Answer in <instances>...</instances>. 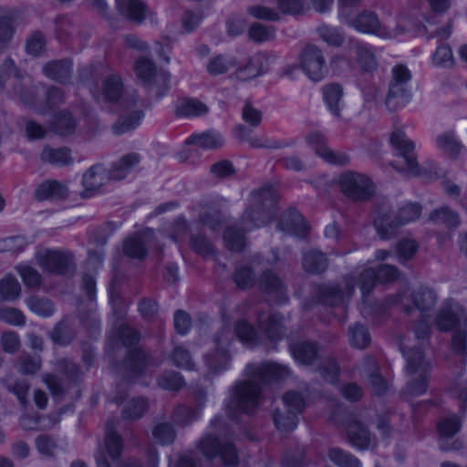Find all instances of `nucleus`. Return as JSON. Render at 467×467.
<instances>
[{"mask_svg":"<svg viewBox=\"0 0 467 467\" xmlns=\"http://www.w3.org/2000/svg\"><path fill=\"white\" fill-rule=\"evenodd\" d=\"M138 162L136 155H129L124 157L119 166L112 171L110 175L108 174L106 169L102 165H95L83 174L82 183L86 188L88 196L89 192L95 191L106 182L109 178L114 180H120L127 174L128 170Z\"/></svg>","mask_w":467,"mask_h":467,"instance_id":"1","label":"nucleus"},{"mask_svg":"<svg viewBox=\"0 0 467 467\" xmlns=\"http://www.w3.org/2000/svg\"><path fill=\"white\" fill-rule=\"evenodd\" d=\"M392 74L393 78L389 85L386 103L389 109H394L404 106L408 102V85L411 78V75L410 70L402 65L394 67Z\"/></svg>","mask_w":467,"mask_h":467,"instance_id":"2","label":"nucleus"},{"mask_svg":"<svg viewBox=\"0 0 467 467\" xmlns=\"http://www.w3.org/2000/svg\"><path fill=\"white\" fill-rule=\"evenodd\" d=\"M351 26L361 33L371 34L383 39L395 38L400 34V30L392 27L390 25L380 24L372 14H364L358 16L351 23Z\"/></svg>","mask_w":467,"mask_h":467,"instance_id":"3","label":"nucleus"},{"mask_svg":"<svg viewBox=\"0 0 467 467\" xmlns=\"http://www.w3.org/2000/svg\"><path fill=\"white\" fill-rule=\"evenodd\" d=\"M300 66L307 78L314 81L323 79L327 72L320 50L312 46L306 47L302 51Z\"/></svg>","mask_w":467,"mask_h":467,"instance_id":"4","label":"nucleus"},{"mask_svg":"<svg viewBox=\"0 0 467 467\" xmlns=\"http://www.w3.org/2000/svg\"><path fill=\"white\" fill-rule=\"evenodd\" d=\"M343 192L352 198L363 199L370 194L373 184L369 178L363 174L346 172L339 178Z\"/></svg>","mask_w":467,"mask_h":467,"instance_id":"5","label":"nucleus"},{"mask_svg":"<svg viewBox=\"0 0 467 467\" xmlns=\"http://www.w3.org/2000/svg\"><path fill=\"white\" fill-rule=\"evenodd\" d=\"M284 403L288 411L292 414L285 418L281 415L275 417V422L282 431H292L297 424L296 417L294 415L299 412L306 404L305 396L302 393L289 391L284 396Z\"/></svg>","mask_w":467,"mask_h":467,"instance_id":"6","label":"nucleus"},{"mask_svg":"<svg viewBox=\"0 0 467 467\" xmlns=\"http://www.w3.org/2000/svg\"><path fill=\"white\" fill-rule=\"evenodd\" d=\"M270 58L265 54H257L242 62L236 60L234 74L240 80L258 77L267 70Z\"/></svg>","mask_w":467,"mask_h":467,"instance_id":"7","label":"nucleus"},{"mask_svg":"<svg viewBox=\"0 0 467 467\" xmlns=\"http://www.w3.org/2000/svg\"><path fill=\"white\" fill-rule=\"evenodd\" d=\"M306 141L319 157L329 163L344 164L348 161V157L345 153L331 150L327 146L323 135L319 132L311 133L307 137Z\"/></svg>","mask_w":467,"mask_h":467,"instance_id":"8","label":"nucleus"},{"mask_svg":"<svg viewBox=\"0 0 467 467\" xmlns=\"http://www.w3.org/2000/svg\"><path fill=\"white\" fill-rule=\"evenodd\" d=\"M36 260L43 269L61 273L67 265L69 257L60 251L43 248L37 252Z\"/></svg>","mask_w":467,"mask_h":467,"instance_id":"9","label":"nucleus"},{"mask_svg":"<svg viewBox=\"0 0 467 467\" xmlns=\"http://www.w3.org/2000/svg\"><path fill=\"white\" fill-rule=\"evenodd\" d=\"M259 395V388L253 381L244 382L236 386L234 392L235 406L242 410L249 411L254 407Z\"/></svg>","mask_w":467,"mask_h":467,"instance_id":"10","label":"nucleus"},{"mask_svg":"<svg viewBox=\"0 0 467 467\" xmlns=\"http://www.w3.org/2000/svg\"><path fill=\"white\" fill-rule=\"evenodd\" d=\"M420 206L415 203H410L400 211L399 217L394 222H389L388 220L380 223L377 222L376 228L378 234L381 235V237H387L389 234V229H385V226L392 228L405 224L407 223L414 221L416 218L420 216Z\"/></svg>","mask_w":467,"mask_h":467,"instance_id":"11","label":"nucleus"},{"mask_svg":"<svg viewBox=\"0 0 467 467\" xmlns=\"http://www.w3.org/2000/svg\"><path fill=\"white\" fill-rule=\"evenodd\" d=\"M389 143L399 151V153L408 162L409 168H412L413 160L407 156L414 149L413 142L408 139L400 127L394 128L389 134Z\"/></svg>","mask_w":467,"mask_h":467,"instance_id":"12","label":"nucleus"},{"mask_svg":"<svg viewBox=\"0 0 467 467\" xmlns=\"http://www.w3.org/2000/svg\"><path fill=\"white\" fill-rule=\"evenodd\" d=\"M398 275L397 269L390 265H382L379 275H376L372 269H368L361 278L360 289L363 293H367L375 284L376 280L392 281Z\"/></svg>","mask_w":467,"mask_h":467,"instance_id":"13","label":"nucleus"},{"mask_svg":"<svg viewBox=\"0 0 467 467\" xmlns=\"http://www.w3.org/2000/svg\"><path fill=\"white\" fill-rule=\"evenodd\" d=\"M102 98L109 102H119L122 107H129L130 101L122 93L120 80L111 77L105 80L102 88Z\"/></svg>","mask_w":467,"mask_h":467,"instance_id":"14","label":"nucleus"},{"mask_svg":"<svg viewBox=\"0 0 467 467\" xmlns=\"http://www.w3.org/2000/svg\"><path fill=\"white\" fill-rule=\"evenodd\" d=\"M343 90L339 85L330 84L327 85L323 90V99L328 110L337 115L344 106L343 102Z\"/></svg>","mask_w":467,"mask_h":467,"instance_id":"15","label":"nucleus"},{"mask_svg":"<svg viewBox=\"0 0 467 467\" xmlns=\"http://www.w3.org/2000/svg\"><path fill=\"white\" fill-rule=\"evenodd\" d=\"M176 110L182 117L193 118L204 114L207 107L199 100L185 98L177 102Z\"/></svg>","mask_w":467,"mask_h":467,"instance_id":"16","label":"nucleus"},{"mask_svg":"<svg viewBox=\"0 0 467 467\" xmlns=\"http://www.w3.org/2000/svg\"><path fill=\"white\" fill-rule=\"evenodd\" d=\"M349 441L358 449H367L370 443V438L367 428L359 423L353 422L348 427Z\"/></svg>","mask_w":467,"mask_h":467,"instance_id":"17","label":"nucleus"},{"mask_svg":"<svg viewBox=\"0 0 467 467\" xmlns=\"http://www.w3.org/2000/svg\"><path fill=\"white\" fill-rule=\"evenodd\" d=\"M119 10L128 17L135 21H141L145 18L147 9L138 0H116Z\"/></svg>","mask_w":467,"mask_h":467,"instance_id":"18","label":"nucleus"},{"mask_svg":"<svg viewBox=\"0 0 467 467\" xmlns=\"http://www.w3.org/2000/svg\"><path fill=\"white\" fill-rule=\"evenodd\" d=\"M223 139L215 131L202 134H194L187 139L189 144L196 145L202 149H214L223 144Z\"/></svg>","mask_w":467,"mask_h":467,"instance_id":"19","label":"nucleus"},{"mask_svg":"<svg viewBox=\"0 0 467 467\" xmlns=\"http://www.w3.org/2000/svg\"><path fill=\"white\" fill-rule=\"evenodd\" d=\"M135 70L138 78L145 82L150 83H158L161 80L165 79V76L163 74L156 73L154 70V67L152 63L149 59H140L137 61L135 66Z\"/></svg>","mask_w":467,"mask_h":467,"instance_id":"20","label":"nucleus"},{"mask_svg":"<svg viewBox=\"0 0 467 467\" xmlns=\"http://www.w3.org/2000/svg\"><path fill=\"white\" fill-rule=\"evenodd\" d=\"M66 188L63 184L54 182L48 181L41 183L36 191V197L38 200H47L49 198H59L66 194Z\"/></svg>","mask_w":467,"mask_h":467,"instance_id":"21","label":"nucleus"},{"mask_svg":"<svg viewBox=\"0 0 467 467\" xmlns=\"http://www.w3.org/2000/svg\"><path fill=\"white\" fill-rule=\"evenodd\" d=\"M436 143L440 150L451 157L456 156L462 150L461 144L452 132L441 133L438 136Z\"/></svg>","mask_w":467,"mask_h":467,"instance_id":"22","label":"nucleus"},{"mask_svg":"<svg viewBox=\"0 0 467 467\" xmlns=\"http://www.w3.org/2000/svg\"><path fill=\"white\" fill-rule=\"evenodd\" d=\"M41 158L44 161L56 165H65L71 161L69 150L66 148H45L42 151Z\"/></svg>","mask_w":467,"mask_h":467,"instance_id":"23","label":"nucleus"},{"mask_svg":"<svg viewBox=\"0 0 467 467\" xmlns=\"http://www.w3.org/2000/svg\"><path fill=\"white\" fill-rule=\"evenodd\" d=\"M143 119L140 110H134L122 117L114 126L116 133H124L136 129Z\"/></svg>","mask_w":467,"mask_h":467,"instance_id":"24","label":"nucleus"},{"mask_svg":"<svg viewBox=\"0 0 467 467\" xmlns=\"http://www.w3.org/2000/svg\"><path fill=\"white\" fill-rule=\"evenodd\" d=\"M291 351L294 358L302 364L311 363L317 355V348L311 343L297 344Z\"/></svg>","mask_w":467,"mask_h":467,"instance_id":"25","label":"nucleus"},{"mask_svg":"<svg viewBox=\"0 0 467 467\" xmlns=\"http://www.w3.org/2000/svg\"><path fill=\"white\" fill-rule=\"evenodd\" d=\"M236 58L219 56L213 58L208 65V71L211 74L218 75L232 70L234 72Z\"/></svg>","mask_w":467,"mask_h":467,"instance_id":"26","label":"nucleus"},{"mask_svg":"<svg viewBox=\"0 0 467 467\" xmlns=\"http://www.w3.org/2000/svg\"><path fill=\"white\" fill-rule=\"evenodd\" d=\"M328 457L339 467H361L360 462L358 459L338 449L330 450Z\"/></svg>","mask_w":467,"mask_h":467,"instance_id":"27","label":"nucleus"},{"mask_svg":"<svg viewBox=\"0 0 467 467\" xmlns=\"http://www.w3.org/2000/svg\"><path fill=\"white\" fill-rule=\"evenodd\" d=\"M20 285L12 276H5L0 282V294L5 300H13L19 296Z\"/></svg>","mask_w":467,"mask_h":467,"instance_id":"28","label":"nucleus"},{"mask_svg":"<svg viewBox=\"0 0 467 467\" xmlns=\"http://www.w3.org/2000/svg\"><path fill=\"white\" fill-rule=\"evenodd\" d=\"M358 61L365 70H369L375 66V54L372 48L367 45H358L356 47Z\"/></svg>","mask_w":467,"mask_h":467,"instance_id":"29","label":"nucleus"},{"mask_svg":"<svg viewBox=\"0 0 467 467\" xmlns=\"http://www.w3.org/2000/svg\"><path fill=\"white\" fill-rule=\"evenodd\" d=\"M348 337L350 343L356 348H365L369 342V336L363 326L350 327Z\"/></svg>","mask_w":467,"mask_h":467,"instance_id":"30","label":"nucleus"},{"mask_svg":"<svg viewBox=\"0 0 467 467\" xmlns=\"http://www.w3.org/2000/svg\"><path fill=\"white\" fill-rule=\"evenodd\" d=\"M286 368L275 363H267L263 365L256 372L257 377L263 382H266L270 379L280 377Z\"/></svg>","mask_w":467,"mask_h":467,"instance_id":"31","label":"nucleus"},{"mask_svg":"<svg viewBox=\"0 0 467 467\" xmlns=\"http://www.w3.org/2000/svg\"><path fill=\"white\" fill-rule=\"evenodd\" d=\"M326 263V256L320 252H313L306 255L304 259V267L309 272H318L323 270Z\"/></svg>","mask_w":467,"mask_h":467,"instance_id":"32","label":"nucleus"},{"mask_svg":"<svg viewBox=\"0 0 467 467\" xmlns=\"http://www.w3.org/2000/svg\"><path fill=\"white\" fill-rule=\"evenodd\" d=\"M44 72L47 77L59 80L69 72V65L65 62H51L45 67Z\"/></svg>","mask_w":467,"mask_h":467,"instance_id":"33","label":"nucleus"},{"mask_svg":"<svg viewBox=\"0 0 467 467\" xmlns=\"http://www.w3.org/2000/svg\"><path fill=\"white\" fill-rule=\"evenodd\" d=\"M27 306L32 312L41 317H49L53 313V305L45 299H29Z\"/></svg>","mask_w":467,"mask_h":467,"instance_id":"34","label":"nucleus"},{"mask_svg":"<svg viewBox=\"0 0 467 467\" xmlns=\"http://www.w3.org/2000/svg\"><path fill=\"white\" fill-rule=\"evenodd\" d=\"M124 251L127 254L135 258H141L146 253L140 237L128 239L124 244Z\"/></svg>","mask_w":467,"mask_h":467,"instance_id":"35","label":"nucleus"},{"mask_svg":"<svg viewBox=\"0 0 467 467\" xmlns=\"http://www.w3.org/2000/svg\"><path fill=\"white\" fill-rule=\"evenodd\" d=\"M460 420L456 416H451L440 422L439 431L443 437H451L460 430Z\"/></svg>","mask_w":467,"mask_h":467,"instance_id":"36","label":"nucleus"},{"mask_svg":"<svg viewBox=\"0 0 467 467\" xmlns=\"http://www.w3.org/2000/svg\"><path fill=\"white\" fill-rule=\"evenodd\" d=\"M26 242L22 236L7 237L0 240L1 252H17L23 249Z\"/></svg>","mask_w":467,"mask_h":467,"instance_id":"37","label":"nucleus"},{"mask_svg":"<svg viewBox=\"0 0 467 467\" xmlns=\"http://www.w3.org/2000/svg\"><path fill=\"white\" fill-rule=\"evenodd\" d=\"M282 230L299 235L306 230V223L300 213L294 212L289 219V225Z\"/></svg>","mask_w":467,"mask_h":467,"instance_id":"38","label":"nucleus"},{"mask_svg":"<svg viewBox=\"0 0 467 467\" xmlns=\"http://www.w3.org/2000/svg\"><path fill=\"white\" fill-rule=\"evenodd\" d=\"M17 270L25 282L28 286H35L39 284L40 276L38 273L28 265H20Z\"/></svg>","mask_w":467,"mask_h":467,"instance_id":"39","label":"nucleus"},{"mask_svg":"<svg viewBox=\"0 0 467 467\" xmlns=\"http://www.w3.org/2000/svg\"><path fill=\"white\" fill-rule=\"evenodd\" d=\"M153 435L159 442L168 443L173 440L174 431L171 425L168 423H162L155 427Z\"/></svg>","mask_w":467,"mask_h":467,"instance_id":"40","label":"nucleus"},{"mask_svg":"<svg viewBox=\"0 0 467 467\" xmlns=\"http://www.w3.org/2000/svg\"><path fill=\"white\" fill-rule=\"evenodd\" d=\"M205 453L208 456H214L215 454H220L223 461L227 465H234L236 462V451L235 449L228 444L223 448L217 449L215 452L209 451L207 449H204Z\"/></svg>","mask_w":467,"mask_h":467,"instance_id":"41","label":"nucleus"},{"mask_svg":"<svg viewBox=\"0 0 467 467\" xmlns=\"http://www.w3.org/2000/svg\"><path fill=\"white\" fill-rule=\"evenodd\" d=\"M105 448L111 459L117 458L121 451V441L119 435L113 432L109 433L106 438Z\"/></svg>","mask_w":467,"mask_h":467,"instance_id":"42","label":"nucleus"},{"mask_svg":"<svg viewBox=\"0 0 467 467\" xmlns=\"http://www.w3.org/2000/svg\"><path fill=\"white\" fill-rule=\"evenodd\" d=\"M452 52L448 46H441L437 48L433 62L438 66L447 67L452 63Z\"/></svg>","mask_w":467,"mask_h":467,"instance_id":"43","label":"nucleus"},{"mask_svg":"<svg viewBox=\"0 0 467 467\" xmlns=\"http://www.w3.org/2000/svg\"><path fill=\"white\" fill-rule=\"evenodd\" d=\"M319 33L324 41L328 45L337 46L342 41V35L337 28L323 26L320 28Z\"/></svg>","mask_w":467,"mask_h":467,"instance_id":"44","label":"nucleus"},{"mask_svg":"<svg viewBox=\"0 0 467 467\" xmlns=\"http://www.w3.org/2000/svg\"><path fill=\"white\" fill-rule=\"evenodd\" d=\"M0 319L16 326H19L24 323V317L22 313L10 308L0 310Z\"/></svg>","mask_w":467,"mask_h":467,"instance_id":"45","label":"nucleus"},{"mask_svg":"<svg viewBox=\"0 0 467 467\" xmlns=\"http://www.w3.org/2000/svg\"><path fill=\"white\" fill-rule=\"evenodd\" d=\"M437 327L441 330H446L451 327L457 328L460 327V320L451 312H447L439 317Z\"/></svg>","mask_w":467,"mask_h":467,"instance_id":"46","label":"nucleus"},{"mask_svg":"<svg viewBox=\"0 0 467 467\" xmlns=\"http://www.w3.org/2000/svg\"><path fill=\"white\" fill-rule=\"evenodd\" d=\"M45 42L41 34H34L26 43V51L31 55H38L44 48Z\"/></svg>","mask_w":467,"mask_h":467,"instance_id":"47","label":"nucleus"},{"mask_svg":"<svg viewBox=\"0 0 467 467\" xmlns=\"http://www.w3.org/2000/svg\"><path fill=\"white\" fill-rule=\"evenodd\" d=\"M236 334L240 340L245 343L253 342L255 337L254 328L245 322H240L237 325Z\"/></svg>","mask_w":467,"mask_h":467,"instance_id":"48","label":"nucleus"},{"mask_svg":"<svg viewBox=\"0 0 467 467\" xmlns=\"http://www.w3.org/2000/svg\"><path fill=\"white\" fill-rule=\"evenodd\" d=\"M249 36L254 41L263 42L272 36V33L263 25H254L249 30Z\"/></svg>","mask_w":467,"mask_h":467,"instance_id":"49","label":"nucleus"},{"mask_svg":"<svg viewBox=\"0 0 467 467\" xmlns=\"http://www.w3.org/2000/svg\"><path fill=\"white\" fill-rule=\"evenodd\" d=\"M190 317L183 311H178L174 316V327L178 333L185 334L190 328Z\"/></svg>","mask_w":467,"mask_h":467,"instance_id":"50","label":"nucleus"},{"mask_svg":"<svg viewBox=\"0 0 467 467\" xmlns=\"http://www.w3.org/2000/svg\"><path fill=\"white\" fill-rule=\"evenodd\" d=\"M432 219L436 221L441 220L451 226L456 225L459 222L458 216L446 208H442L441 210L436 212L433 214Z\"/></svg>","mask_w":467,"mask_h":467,"instance_id":"51","label":"nucleus"},{"mask_svg":"<svg viewBox=\"0 0 467 467\" xmlns=\"http://www.w3.org/2000/svg\"><path fill=\"white\" fill-rule=\"evenodd\" d=\"M74 125L71 115L67 113L59 118L56 130L61 135H65L73 130Z\"/></svg>","mask_w":467,"mask_h":467,"instance_id":"52","label":"nucleus"},{"mask_svg":"<svg viewBox=\"0 0 467 467\" xmlns=\"http://www.w3.org/2000/svg\"><path fill=\"white\" fill-rule=\"evenodd\" d=\"M416 244L411 240H406L400 244L398 247V254L400 259L410 258L416 251Z\"/></svg>","mask_w":467,"mask_h":467,"instance_id":"53","label":"nucleus"},{"mask_svg":"<svg viewBox=\"0 0 467 467\" xmlns=\"http://www.w3.org/2000/svg\"><path fill=\"white\" fill-rule=\"evenodd\" d=\"M173 360L179 367H182L185 369H190L192 368L189 355L187 351L182 348L175 349L173 354Z\"/></svg>","mask_w":467,"mask_h":467,"instance_id":"54","label":"nucleus"},{"mask_svg":"<svg viewBox=\"0 0 467 467\" xmlns=\"http://www.w3.org/2000/svg\"><path fill=\"white\" fill-rule=\"evenodd\" d=\"M467 346V334L465 331L455 330L452 338V347L458 352H464Z\"/></svg>","mask_w":467,"mask_h":467,"instance_id":"55","label":"nucleus"},{"mask_svg":"<svg viewBox=\"0 0 467 467\" xmlns=\"http://www.w3.org/2000/svg\"><path fill=\"white\" fill-rule=\"evenodd\" d=\"M243 118L251 125H256L261 120V113L250 105H246L243 110Z\"/></svg>","mask_w":467,"mask_h":467,"instance_id":"56","label":"nucleus"},{"mask_svg":"<svg viewBox=\"0 0 467 467\" xmlns=\"http://www.w3.org/2000/svg\"><path fill=\"white\" fill-rule=\"evenodd\" d=\"M250 12L254 16L257 18L270 20H275L278 18V15L275 12L260 5L251 8Z\"/></svg>","mask_w":467,"mask_h":467,"instance_id":"57","label":"nucleus"},{"mask_svg":"<svg viewBox=\"0 0 467 467\" xmlns=\"http://www.w3.org/2000/svg\"><path fill=\"white\" fill-rule=\"evenodd\" d=\"M280 9L284 13L295 14L302 9L301 0H280Z\"/></svg>","mask_w":467,"mask_h":467,"instance_id":"58","label":"nucleus"},{"mask_svg":"<svg viewBox=\"0 0 467 467\" xmlns=\"http://www.w3.org/2000/svg\"><path fill=\"white\" fill-rule=\"evenodd\" d=\"M233 166L228 161H220L212 167V172L217 176H227L233 172Z\"/></svg>","mask_w":467,"mask_h":467,"instance_id":"59","label":"nucleus"},{"mask_svg":"<svg viewBox=\"0 0 467 467\" xmlns=\"http://www.w3.org/2000/svg\"><path fill=\"white\" fill-rule=\"evenodd\" d=\"M26 132L30 139H40L45 135V130L33 121L26 124Z\"/></svg>","mask_w":467,"mask_h":467,"instance_id":"60","label":"nucleus"},{"mask_svg":"<svg viewBox=\"0 0 467 467\" xmlns=\"http://www.w3.org/2000/svg\"><path fill=\"white\" fill-rule=\"evenodd\" d=\"M4 348L7 351L15 350L18 346V338L16 335L7 333L5 334L2 337Z\"/></svg>","mask_w":467,"mask_h":467,"instance_id":"61","label":"nucleus"},{"mask_svg":"<svg viewBox=\"0 0 467 467\" xmlns=\"http://www.w3.org/2000/svg\"><path fill=\"white\" fill-rule=\"evenodd\" d=\"M244 28V25L242 19L234 18L227 23V29L229 34L233 36L239 35Z\"/></svg>","mask_w":467,"mask_h":467,"instance_id":"62","label":"nucleus"},{"mask_svg":"<svg viewBox=\"0 0 467 467\" xmlns=\"http://www.w3.org/2000/svg\"><path fill=\"white\" fill-rule=\"evenodd\" d=\"M431 8L437 12L442 13L451 5V0H428Z\"/></svg>","mask_w":467,"mask_h":467,"instance_id":"63","label":"nucleus"},{"mask_svg":"<svg viewBox=\"0 0 467 467\" xmlns=\"http://www.w3.org/2000/svg\"><path fill=\"white\" fill-rule=\"evenodd\" d=\"M343 394L349 400H356L361 395V390L357 385H348L344 388Z\"/></svg>","mask_w":467,"mask_h":467,"instance_id":"64","label":"nucleus"}]
</instances>
